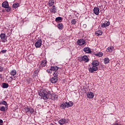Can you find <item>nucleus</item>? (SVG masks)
Returning a JSON list of instances; mask_svg holds the SVG:
<instances>
[{
  "mask_svg": "<svg viewBox=\"0 0 125 125\" xmlns=\"http://www.w3.org/2000/svg\"><path fill=\"white\" fill-rule=\"evenodd\" d=\"M17 74V71L15 69L12 70L10 72L11 76H15Z\"/></svg>",
  "mask_w": 125,
  "mask_h": 125,
  "instance_id": "obj_22",
  "label": "nucleus"
},
{
  "mask_svg": "<svg viewBox=\"0 0 125 125\" xmlns=\"http://www.w3.org/2000/svg\"><path fill=\"white\" fill-rule=\"evenodd\" d=\"M113 125H119V124H118V123H115Z\"/></svg>",
  "mask_w": 125,
  "mask_h": 125,
  "instance_id": "obj_42",
  "label": "nucleus"
},
{
  "mask_svg": "<svg viewBox=\"0 0 125 125\" xmlns=\"http://www.w3.org/2000/svg\"><path fill=\"white\" fill-rule=\"evenodd\" d=\"M92 65L94 67H97L99 65V62L98 61H93L92 62Z\"/></svg>",
  "mask_w": 125,
  "mask_h": 125,
  "instance_id": "obj_9",
  "label": "nucleus"
},
{
  "mask_svg": "<svg viewBox=\"0 0 125 125\" xmlns=\"http://www.w3.org/2000/svg\"><path fill=\"white\" fill-rule=\"evenodd\" d=\"M3 71V67L0 65V72H2Z\"/></svg>",
  "mask_w": 125,
  "mask_h": 125,
  "instance_id": "obj_37",
  "label": "nucleus"
},
{
  "mask_svg": "<svg viewBox=\"0 0 125 125\" xmlns=\"http://www.w3.org/2000/svg\"><path fill=\"white\" fill-rule=\"evenodd\" d=\"M113 49H114V47L110 46L106 49V51H107V52H112V51H113Z\"/></svg>",
  "mask_w": 125,
  "mask_h": 125,
  "instance_id": "obj_21",
  "label": "nucleus"
},
{
  "mask_svg": "<svg viewBox=\"0 0 125 125\" xmlns=\"http://www.w3.org/2000/svg\"><path fill=\"white\" fill-rule=\"evenodd\" d=\"M56 98H57V96L56 97Z\"/></svg>",
  "mask_w": 125,
  "mask_h": 125,
  "instance_id": "obj_45",
  "label": "nucleus"
},
{
  "mask_svg": "<svg viewBox=\"0 0 125 125\" xmlns=\"http://www.w3.org/2000/svg\"><path fill=\"white\" fill-rule=\"evenodd\" d=\"M65 104H66L67 107H72V106L74 105V103L72 102H69L68 103L66 102Z\"/></svg>",
  "mask_w": 125,
  "mask_h": 125,
  "instance_id": "obj_16",
  "label": "nucleus"
},
{
  "mask_svg": "<svg viewBox=\"0 0 125 125\" xmlns=\"http://www.w3.org/2000/svg\"><path fill=\"white\" fill-rule=\"evenodd\" d=\"M3 121H2V120L0 119V124L3 125Z\"/></svg>",
  "mask_w": 125,
  "mask_h": 125,
  "instance_id": "obj_40",
  "label": "nucleus"
},
{
  "mask_svg": "<svg viewBox=\"0 0 125 125\" xmlns=\"http://www.w3.org/2000/svg\"><path fill=\"white\" fill-rule=\"evenodd\" d=\"M39 69L36 68L35 69V70L34 71V74L35 75H38V73H39Z\"/></svg>",
  "mask_w": 125,
  "mask_h": 125,
  "instance_id": "obj_32",
  "label": "nucleus"
},
{
  "mask_svg": "<svg viewBox=\"0 0 125 125\" xmlns=\"http://www.w3.org/2000/svg\"><path fill=\"white\" fill-rule=\"evenodd\" d=\"M1 52H2V53H6V50H2L1 51Z\"/></svg>",
  "mask_w": 125,
  "mask_h": 125,
  "instance_id": "obj_38",
  "label": "nucleus"
},
{
  "mask_svg": "<svg viewBox=\"0 0 125 125\" xmlns=\"http://www.w3.org/2000/svg\"><path fill=\"white\" fill-rule=\"evenodd\" d=\"M0 125H2V124H0Z\"/></svg>",
  "mask_w": 125,
  "mask_h": 125,
  "instance_id": "obj_46",
  "label": "nucleus"
},
{
  "mask_svg": "<svg viewBox=\"0 0 125 125\" xmlns=\"http://www.w3.org/2000/svg\"><path fill=\"white\" fill-rule=\"evenodd\" d=\"M102 34H103V32L101 30H98L95 32V34L97 35V36H101Z\"/></svg>",
  "mask_w": 125,
  "mask_h": 125,
  "instance_id": "obj_20",
  "label": "nucleus"
},
{
  "mask_svg": "<svg viewBox=\"0 0 125 125\" xmlns=\"http://www.w3.org/2000/svg\"><path fill=\"white\" fill-rule=\"evenodd\" d=\"M77 23V21H76L75 19H73L71 21V24H73V25H75Z\"/></svg>",
  "mask_w": 125,
  "mask_h": 125,
  "instance_id": "obj_31",
  "label": "nucleus"
},
{
  "mask_svg": "<svg viewBox=\"0 0 125 125\" xmlns=\"http://www.w3.org/2000/svg\"><path fill=\"white\" fill-rule=\"evenodd\" d=\"M94 13L96 15H99V8L97 7H95L93 9Z\"/></svg>",
  "mask_w": 125,
  "mask_h": 125,
  "instance_id": "obj_11",
  "label": "nucleus"
},
{
  "mask_svg": "<svg viewBox=\"0 0 125 125\" xmlns=\"http://www.w3.org/2000/svg\"><path fill=\"white\" fill-rule=\"evenodd\" d=\"M2 85L3 88H7L8 87V83H2Z\"/></svg>",
  "mask_w": 125,
  "mask_h": 125,
  "instance_id": "obj_24",
  "label": "nucleus"
},
{
  "mask_svg": "<svg viewBox=\"0 0 125 125\" xmlns=\"http://www.w3.org/2000/svg\"><path fill=\"white\" fill-rule=\"evenodd\" d=\"M1 104L2 105H5V106H6V105H7V103H6V102L5 101H3L2 102H1Z\"/></svg>",
  "mask_w": 125,
  "mask_h": 125,
  "instance_id": "obj_35",
  "label": "nucleus"
},
{
  "mask_svg": "<svg viewBox=\"0 0 125 125\" xmlns=\"http://www.w3.org/2000/svg\"><path fill=\"white\" fill-rule=\"evenodd\" d=\"M6 8H7L6 9L7 12H9V11H10V9H11V8L9 7V6H8V7H6Z\"/></svg>",
  "mask_w": 125,
  "mask_h": 125,
  "instance_id": "obj_36",
  "label": "nucleus"
},
{
  "mask_svg": "<svg viewBox=\"0 0 125 125\" xmlns=\"http://www.w3.org/2000/svg\"><path fill=\"white\" fill-rule=\"evenodd\" d=\"M61 20H62V18L60 17H57L55 19V21H56V22H59L61 21Z\"/></svg>",
  "mask_w": 125,
  "mask_h": 125,
  "instance_id": "obj_28",
  "label": "nucleus"
},
{
  "mask_svg": "<svg viewBox=\"0 0 125 125\" xmlns=\"http://www.w3.org/2000/svg\"><path fill=\"white\" fill-rule=\"evenodd\" d=\"M66 107H67V104H66V103L65 104H61L60 106L61 109H65Z\"/></svg>",
  "mask_w": 125,
  "mask_h": 125,
  "instance_id": "obj_25",
  "label": "nucleus"
},
{
  "mask_svg": "<svg viewBox=\"0 0 125 125\" xmlns=\"http://www.w3.org/2000/svg\"><path fill=\"white\" fill-rule=\"evenodd\" d=\"M46 66V62L45 61H42L41 64H40L39 67L40 68H42V67H45Z\"/></svg>",
  "mask_w": 125,
  "mask_h": 125,
  "instance_id": "obj_15",
  "label": "nucleus"
},
{
  "mask_svg": "<svg viewBox=\"0 0 125 125\" xmlns=\"http://www.w3.org/2000/svg\"><path fill=\"white\" fill-rule=\"evenodd\" d=\"M51 71H53L54 73V72H58V71H57L58 70V69H59V68H58V67L57 66H51Z\"/></svg>",
  "mask_w": 125,
  "mask_h": 125,
  "instance_id": "obj_13",
  "label": "nucleus"
},
{
  "mask_svg": "<svg viewBox=\"0 0 125 125\" xmlns=\"http://www.w3.org/2000/svg\"><path fill=\"white\" fill-rule=\"evenodd\" d=\"M54 4V0H49L48 2V5L51 7Z\"/></svg>",
  "mask_w": 125,
  "mask_h": 125,
  "instance_id": "obj_17",
  "label": "nucleus"
},
{
  "mask_svg": "<svg viewBox=\"0 0 125 125\" xmlns=\"http://www.w3.org/2000/svg\"><path fill=\"white\" fill-rule=\"evenodd\" d=\"M0 111H1V112H4V111H5V107L4 106L0 107Z\"/></svg>",
  "mask_w": 125,
  "mask_h": 125,
  "instance_id": "obj_30",
  "label": "nucleus"
},
{
  "mask_svg": "<svg viewBox=\"0 0 125 125\" xmlns=\"http://www.w3.org/2000/svg\"><path fill=\"white\" fill-rule=\"evenodd\" d=\"M19 6V4L18 3H15L13 4V7L14 8H17Z\"/></svg>",
  "mask_w": 125,
  "mask_h": 125,
  "instance_id": "obj_27",
  "label": "nucleus"
},
{
  "mask_svg": "<svg viewBox=\"0 0 125 125\" xmlns=\"http://www.w3.org/2000/svg\"><path fill=\"white\" fill-rule=\"evenodd\" d=\"M83 26H84V27H86V25L84 24V25H83Z\"/></svg>",
  "mask_w": 125,
  "mask_h": 125,
  "instance_id": "obj_43",
  "label": "nucleus"
},
{
  "mask_svg": "<svg viewBox=\"0 0 125 125\" xmlns=\"http://www.w3.org/2000/svg\"><path fill=\"white\" fill-rule=\"evenodd\" d=\"M51 69H47L46 72H47V73H49L51 72Z\"/></svg>",
  "mask_w": 125,
  "mask_h": 125,
  "instance_id": "obj_39",
  "label": "nucleus"
},
{
  "mask_svg": "<svg viewBox=\"0 0 125 125\" xmlns=\"http://www.w3.org/2000/svg\"><path fill=\"white\" fill-rule=\"evenodd\" d=\"M87 97H88V98H93V97H94V94H93V93L92 92H88L87 94Z\"/></svg>",
  "mask_w": 125,
  "mask_h": 125,
  "instance_id": "obj_10",
  "label": "nucleus"
},
{
  "mask_svg": "<svg viewBox=\"0 0 125 125\" xmlns=\"http://www.w3.org/2000/svg\"><path fill=\"white\" fill-rule=\"evenodd\" d=\"M56 9L55 8V6L53 5L52 7V12H53V13H55V12H56Z\"/></svg>",
  "mask_w": 125,
  "mask_h": 125,
  "instance_id": "obj_29",
  "label": "nucleus"
},
{
  "mask_svg": "<svg viewBox=\"0 0 125 125\" xmlns=\"http://www.w3.org/2000/svg\"><path fill=\"white\" fill-rule=\"evenodd\" d=\"M83 61H84L85 62H88L89 60L88 59V57H87V56H84L83 57Z\"/></svg>",
  "mask_w": 125,
  "mask_h": 125,
  "instance_id": "obj_19",
  "label": "nucleus"
},
{
  "mask_svg": "<svg viewBox=\"0 0 125 125\" xmlns=\"http://www.w3.org/2000/svg\"><path fill=\"white\" fill-rule=\"evenodd\" d=\"M96 56H98L99 57H102L103 56V53L102 52H99L97 54H95Z\"/></svg>",
  "mask_w": 125,
  "mask_h": 125,
  "instance_id": "obj_26",
  "label": "nucleus"
},
{
  "mask_svg": "<svg viewBox=\"0 0 125 125\" xmlns=\"http://www.w3.org/2000/svg\"><path fill=\"white\" fill-rule=\"evenodd\" d=\"M34 112H35V110H34V109L30 108L29 110V113H30L31 114H33Z\"/></svg>",
  "mask_w": 125,
  "mask_h": 125,
  "instance_id": "obj_34",
  "label": "nucleus"
},
{
  "mask_svg": "<svg viewBox=\"0 0 125 125\" xmlns=\"http://www.w3.org/2000/svg\"><path fill=\"white\" fill-rule=\"evenodd\" d=\"M42 40L39 39L38 41H37L35 44V46L36 47H41L42 46Z\"/></svg>",
  "mask_w": 125,
  "mask_h": 125,
  "instance_id": "obj_4",
  "label": "nucleus"
},
{
  "mask_svg": "<svg viewBox=\"0 0 125 125\" xmlns=\"http://www.w3.org/2000/svg\"><path fill=\"white\" fill-rule=\"evenodd\" d=\"M2 7H4V8H6V7H8V2L7 1H4L2 3Z\"/></svg>",
  "mask_w": 125,
  "mask_h": 125,
  "instance_id": "obj_14",
  "label": "nucleus"
},
{
  "mask_svg": "<svg viewBox=\"0 0 125 125\" xmlns=\"http://www.w3.org/2000/svg\"><path fill=\"white\" fill-rule=\"evenodd\" d=\"M57 27L59 29V30H63V26L62 23H60L58 24Z\"/></svg>",
  "mask_w": 125,
  "mask_h": 125,
  "instance_id": "obj_18",
  "label": "nucleus"
},
{
  "mask_svg": "<svg viewBox=\"0 0 125 125\" xmlns=\"http://www.w3.org/2000/svg\"><path fill=\"white\" fill-rule=\"evenodd\" d=\"M83 51L85 53H91V50H90V48H89V47H85L83 49Z\"/></svg>",
  "mask_w": 125,
  "mask_h": 125,
  "instance_id": "obj_12",
  "label": "nucleus"
},
{
  "mask_svg": "<svg viewBox=\"0 0 125 125\" xmlns=\"http://www.w3.org/2000/svg\"><path fill=\"white\" fill-rule=\"evenodd\" d=\"M110 25V22L109 21H105L104 23H103L102 24V27L103 28H107Z\"/></svg>",
  "mask_w": 125,
  "mask_h": 125,
  "instance_id": "obj_8",
  "label": "nucleus"
},
{
  "mask_svg": "<svg viewBox=\"0 0 125 125\" xmlns=\"http://www.w3.org/2000/svg\"><path fill=\"white\" fill-rule=\"evenodd\" d=\"M50 125H53V124H51Z\"/></svg>",
  "mask_w": 125,
  "mask_h": 125,
  "instance_id": "obj_44",
  "label": "nucleus"
},
{
  "mask_svg": "<svg viewBox=\"0 0 125 125\" xmlns=\"http://www.w3.org/2000/svg\"><path fill=\"white\" fill-rule=\"evenodd\" d=\"M30 108L27 107L25 109V112H26V113H28V114H30Z\"/></svg>",
  "mask_w": 125,
  "mask_h": 125,
  "instance_id": "obj_33",
  "label": "nucleus"
},
{
  "mask_svg": "<svg viewBox=\"0 0 125 125\" xmlns=\"http://www.w3.org/2000/svg\"><path fill=\"white\" fill-rule=\"evenodd\" d=\"M40 96L42 97L44 100H47V99H50L51 97V94L50 91H49L47 89H40L38 91Z\"/></svg>",
  "mask_w": 125,
  "mask_h": 125,
  "instance_id": "obj_1",
  "label": "nucleus"
},
{
  "mask_svg": "<svg viewBox=\"0 0 125 125\" xmlns=\"http://www.w3.org/2000/svg\"><path fill=\"white\" fill-rule=\"evenodd\" d=\"M2 78V75L1 74H0V79H1Z\"/></svg>",
  "mask_w": 125,
  "mask_h": 125,
  "instance_id": "obj_41",
  "label": "nucleus"
},
{
  "mask_svg": "<svg viewBox=\"0 0 125 125\" xmlns=\"http://www.w3.org/2000/svg\"><path fill=\"white\" fill-rule=\"evenodd\" d=\"M0 37L1 38V42H7V40H6V35H5V34H1L0 35Z\"/></svg>",
  "mask_w": 125,
  "mask_h": 125,
  "instance_id": "obj_3",
  "label": "nucleus"
},
{
  "mask_svg": "<svg viewBox=\"0 0 125 125\" xmlns=\"http://www.w3.org/2000/svg\"><path fill=\"white\" fill-rule=\"evenodd\" d=\"M58 123L60 125H64V124L68 123V120H66L65 119H62L58 121Z\"/></svg>",
  "mask_w": 125,
  "mask_h": 125,
  "instance_id": "obj_7",
  "label": "nucleus"
},
{
  "mask_svg": "<svg viewBox=\"0 0 125 125\" xmlns=\"http://www.w3.org/2000/svg\"><path fill=\"white\" fill-rule=\"evenodd\" d=\"M98 70V67L97 66H92V67H90L89 71L90 73H93L94 72H96Z\"/></svg>",
  "mask_w": 125,
  "mask_h": 125,
  "instance_id": "obj_5",
  "label": "nucleus"
},
{
  "mask_svg": "<svg viewBox=\"0 0 125 125\" xmlns=\"http://www.w3.org/2000/svg\"><path fill=\"white\" fill-rule=\"evenodd\" d=\"M104 64H108L110 62V59L108 58H105L104 59Z\"/></svg>",
  "mask_w": 125,
  "mask_h": 125,
  "instance_id": "obj_23",
  "label": "nucleus"
},
{
  "mask_svg": "<svg viewBox=\"0 0 125 125\" xmlns=\"http://www.w3.org/2000/svg\"><path fill=\"white\" fill-rule=\"evenodd\" d=\"M79 45H83L85 43V41L83 39H80L77 41Z\"/></svg>",
  "mask_w": 125,
  "mask_h": 125,
  "instance_id": "obj_6",
  "label": "nucleus"
},
{
  "mask_svg": "<svg viewBox=\"0 0 125 125\" xmlns=\"http://www.w3.org/2000/svg\"><path fill=\"white\" fill-rule=\"evenodd\" d=\"M59 75V72L58 71H55L53 73L54 77L50 79V82L52 83H56L57 81H58V75Z\"/></svg>",
  "mask_w": 125,
  "mask_h": 125,
  "instance_id": "obj_2",
  "label": "nucleus"
}]
</instances>
